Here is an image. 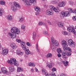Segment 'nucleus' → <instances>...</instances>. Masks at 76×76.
Returning <instances> with one entry per match:
<instances>
[{
  "label": "nucleus",
  "instance_id": "1",
  "mask_svg": "<svg viewBox=\"0 0 76 76\" xmlns=\"http://www.w3.org/2000/svg\"><path fill=\"white\" fill-rule=\"evenodd\" d=\"M20 32V29L14 27L12 28L11 31L8 33V35L12 38L14 39L16 37V34H19Z\"/></svg>",
  "mask_w": 76,
  "mask_h": 76
},
{
  "label": "nucleus",
  "instance_id": "2",
  "mask_svg": "<svg viewBox=\"0 0 76 76\" xmlns=\"http://www.w3.org/2000/svg\"><path fill=\"white\" fill-rule=\"evenodd\" d=\"M49 7L50 9H48L46 11V14L47 15H49V16L53 15V13H54V12L53 10L55 12H59L60 11L59 8L58 7L56 8L53 6L50 5Z\"/></svg>",
  "mask_w": 76,
  "mask_h": 76
},
{
  "label": "nucleus",
  "instance_id": "3",
  "mask_svg": "<svg viewBox=\"0 0 76 76\" xmlns=\"http://www.w3.org/2000/svg\"><path fill=\"white\" fill-rule=\"evenodd\" d=\"M21 47L24 50H25V53L27 54H30L31 52L29 50L28 47H26L25 45V43L23 41H21L20 43Z\"/></svg>",
  "mask_w": 76,
  "mask_h": 76
},
{
  "label": "nucleus",
  "instance_id": "4",
  "mask_svg": "<svg viewBox=\"0 0 76 76\" xmlns=\"http://www.w3.org/2000/svg\"><path fill=\"white\" fill-rule=\"evenodd\" d=\"M25 4L27 6H30L31 4H35L37 3V0H22Z\"/></svg>",
  "mask_w": 76,
  "mask_h": 76
},
{
  "label": "nucleus",
  "instance_id": "5",
  "mask_svg": "<svg viewBox=\"0 0 76 76\" xmlns=\"http://www.w3.org/2000/svg\"><path fill=\"white\" fill-rule=\"evenodd\" d=\"M8 63L10 64H14L15 66H18L19 63L18 61H16V60L15 58H12L10 60H9L8 61Z\"/></svg>",
  "mask_w": 76,
  "mask_h": 76
},
{
  "label": "nucleus",
  "instance_id": "6",
  "mask_svg": "<svg viewBox=\"0 0 76 76\" xmlns=\"http://www.w3.org/2000/svg\"><path fill=\"white\" fill-rule=\"evenodd\" d=\"M68 45L72 47L73 48L75 47V42H74L72 39H69L68 41Z\"/></svg>",
  "mask_w": 76,
  "mask_h": 76
},
{
  "label": "nucleus",
  "instance_id": "7",
  "mask_svg": "<svg viewBox=\"0 0 76 76\" xmlns=\"http://www.w3.org/2000/svg\"><path fill=\"white\" fill-rule=\"evenodd\" d=\"M51 42L53 44H55V46L57 47L59 45V43L57 41L54 40L53 37L51 38Z\"/></svg>",
  "mask_w": 76,
  "mask_h": 76
},
{
  "label": "nucleus",
  "instance_id": "8",
  "mask_svg": "<svg viewBox=\"0 0 76 76\" xmlns=\"http://www.w3.org/2000/svg\"><path fill=\"white\" fill-rule=\"evenodd\" d=\"M67 30L70 32H73L74 34H75L76 33V31L75 28L72 27H67Z\"/></svg>",
  "mask_w": 76,
  "mask_h": 76
},
{
  "label": "nucleus",
  "instance_id": "9",
  "mask_svg": "<svg viewBox=\"0 0 76 76\" xmlns=\"http://www.w3.org/2000/svg\"><path fill=\"white\" fill-rule=\"evenodd\" d=\"M8 52H9V50L7 49H2V51L1 52V54L3 56H6V55L8 54Z\"/></svg>",
  "mask_w": 76,
  "mask_h": 76
},
{
  "label": "nucleus",
  "instance_id": "10",
  "mask_svg": "<svg viewBox=\"0 0 76 76\" xmlns=\"http://www.w3.org/2000/svg\"><path fill=\"white\" fill-rule=\"evenodd\" d=\"M61 54H62V56L64 57V56H69L71 55V53L66 51V52H62L61 53Z\"/></svg>",
  "mask_w": 76,
  "mask_h": 76
},
{
  "label": "nucleus",
  "instance_id": "11",
  "mask_svg": "<svg viewBox=\"0 0 76 76\" xmlns=\"http://www.w3.org/2000/svg\"><path fill=\"white\" fill-rule=\"evenodd\" d=\"M66 4V2L64 1L60 2L58 5V6L60 7H64Z\"/></svg>",
  "mask_w": 76,
  "mask_h": 76
},
{
  "label": "nucleus",
  "instance_id": "12",
  "mask_svg": "<svg viewBox=\"0 0 76 76\" xmlns=\"http://www.w3.org/2000/svg\"><path fill=\"white\" fill-rule=\"evenodd\" d=\"M1 70L2 72L4 74H5V75H7V73H8L7 69L5 67H2L1 68Z\"/></svg>",
  "mask_w": 76,
  "mask_h": 76
},
{
  "label": "nucleus",
  "instance_id": "13",
  "mask_svg": "<svg viewBox=\"0 0 76 76\" xmlns=\"http://www.w3.org/2000/svg\"><path fill=\"white\" fill-rule=\"evenodd\" d=\"M16 53L18 55H19L20 56H22L23 55V53L22 52L19 50H18L16 51Z\"/></svg>",
  "mask_w": 76,
  "mask_h": 76
},
{
  "label": "nucleus",
  "instance_id": "14",
  "mask_svg": "<svg viewBox=\"0 0 76 76\" xmlns=\"http://www.w3.org/2000/svg\"><path fill=\"white\" fill-rule=\"evenodd\" d=\"M58 27L59 28H62V27H63V26H64V24L63 22L61 21H60L58 22Z\"/></svg>",
  "mask_w": 76,
  "mask_h": 76
},
{
  "label": "nucleus",
  "instance_id": "15",
  "mask_svg": "<svg viewBox=\"0 0 76 76\" xmlns=\"http://www.w3.org/2000/svg\"><path fill=\"white\" fill-rule=\"evenodd\" d=\"M59 1L58 0H51L50 1V3L53 4H56L58 3Z\"/></svg>",
  "mask_w": 76,
  "mask_h": 76
},
{
  "label": "nucleus",
  "instance_id": "16",
  "mask_svg": "<svg viewBox=\"0 0 76 76\" xmlns=\"http://www.w3.org/2000/svg\"><path fill=\"white\" fill-rule=\"evenodd\" d=\"M61 44L63 46H67V42L64 40H63L61 41Z\"/></svg>",
  "mask_w": 76,
  "mask_h": 76
},
{
  "label": "nucleus",
  "instance_id": "17",
  "mask_svg": "<svg viewBox=\"0 0 76 76\" xmlns=\"http://www.w3.org/2000/svg\"><path fill=\"white\" fill-rule=\"evenodd\" d=\"M7 19L8 20L12 21L13 20V17L10 15H9L7 16Z\"/></svg>",
  "mask_w": 76,
  "mask_h": 76
},
{
  "label": "nucleus",
  "instance_id": "18",
  "mask_svg": "<svg viewBox=\"0 0 76 76\" xmlns=\"http://www.w3.org/2000/svg\"><path fill=\"white\" fill-rule=\"evenodd\" d=\"M4 12V9L2 8H0V16H2Z\"/></svg>",
  "mask_w": 76,
  "mask_h": 76
},
{
  "label": "nucleus",
  "instance_id": "19",
  "mask_svg": "<svg viewBox=\"0 0 76 76\" xmlns=\"http://www.w3.org/2000/svg\"><path fill=\"white\" fill-rule=\"evenodd\" d=\"M64 16L65 17H67V16H69L70 15V14L69 13V11H66L64 12Z\"/></svg>",
  "mask_w": 76,
  "mask_h": 76
},
{
  "label": "nucleus",
  "instance_id": "20",
  "mask_svg": "<svg viewBox=\"0 0 76 76\" xmlns=\"http://www.w3.org/2000/svg\"><path fill=\"white\" fill-rule=\"evenodd\" d=\"M39 25H43V26H45L46 28H47V24L45 23L42 22H40L39 23Z\"/></svg>",
  "mask_w": 76,
  "mask_h": 76
},
{
  "label": "nucleus",
  "instance_id": "21",
  "mask_svg": "<svg viewBox=\"0 0 76 76\" xmlns=\"http://www.w3.org/2000/svg\"><path fill=\"white\" fill-rule=\"evenodd\" d=\"M17 7L12 6L11 7V10L14 12H16L17 10Z\"/></svg>",
  "mask_w": 76,
  "mask_h": 76
},
{
  "label": "nucleus",
  "instance_id": "22",
  "mask_svg": "<svg viewBox=\"0 0 76 76\" xmlns=\"http://www.w3.org/2000/svg\"><path fill=\"white\" fill-rule=\"evenodd\" d=\"M68 10L70 13H73L75 14H76V10H74L73 11L71 8H69Z\"/></svg>",
  "mask_w": 76,
  "mask_h": 76
},
{
  "label": "nucleus",
  "instance_id": "23",
  "mask_svg": "<svg viewBox=\"0 0 76 76\" xmlns=\"http://www.w3.org/2000/svg\"><path fill=\"white\" fill-rule=\"evenodd\" d=\"M9 69L10 72H14L15 71V69L13 66H10L9 68Z\"/></svg>",
  "mask_w": 76,
  "mask_h": 76
},
{
  "label": "nucleus",
  "instance_id": "24",
  "mask_svg": "<svg viewBox=\"0 0 76 76\" xmlns=\"http://www.w3.org/2000/svg\"><path fill=\"white\" fill-rule=\"evenodd\" d=\"M13 5L14 6L17 7H20V5L17 2L14 1L13 2Z\"/></svg>",
  "mask_w": 76,
  "mask_h": 76
},
{
  "label": "nucleus",
  "instance_id": "25",
  "mask_svg": "<svg viewBox=\"0 0 76 76\" xmlns=\"http://www.w3.org/2000/svg\"><path fill=\"white\" fill-rule=\"evenodd\" d=\"M34 9L35 11L37 12H40L41 11V9H40V8L39 7H35Z\"/></svg>",
  "mask_w": 76,
  "mask_h": 76
},
{
  "label": "nucleus",
  "instance_id": "26",
  "mask_svg": "<svg viewBox=\"0 0 76 76\" xmlns=\"http://www.w3.org/2000/svg\"><path fill=\"white\" fill-rule=\"evenodd\" d=\"M11 47L12 48L15 49V48H16L17 47L15 44L14 43H12L11 44Z\"/></svg>",
  "mask_w": 76,
  "mask_h": 76
},
{
  "label": "nucleus",
  "instance_id": "27",
  "mask_svg": "<svg viewBox=\"0 0 76 76\" xmlns=\"http://www.w3.org/2000/svg\"><path fill=\"white\" fill-rule=\"evenodd\" d=\"M60 17L61 19H63L64 17V12H61L60 13Z\"/></svg>",
  "mask_w": 76,
  "mask_h": 76
},
{
  "label": "nucleus",
  "instance_id": "28",
  "mask_svg": "<svg viewBox=\"0 0 76 76\" xmlns=\"http://www.w3.org/2000/svg\"><path fill=\"white\" fill-rule=\"evenodd\" d=\"M23 71V69L21 67H18L17 68L18 72H21Z\"/></svg>",
  "mask_w": 76,
  "mask_h": 76
},
{
  "label": "nucleus",
  "instance_id": "29",
  "mask_svg": "<svg viewBox=\"0 0 76 76\" xmlns=\"http://www.w3.org/2000/svg\"><path fill=\"white\" fill-rule=\"evenodd\" d=\"M33 36L32 37L33 39L34 40V41H35V38H36V33H35V32H33Z\"/></svg>",
  "mask_w": 76,
  "mask_h": 76
},
{
  "label": "nucleus",
  "instance_id": "30",
  "mask_svg": "<svg viewBox=\"0 0 76 76\" xmlns=\"http://www.w3.org/2000/svg\"><path fill=\"white\" fill-rule=\"evenodd\" d=\"M52 56V54L51 53H48L46 56L47 58H50V57H51V56Z\"/></svg>",
  "mask_w": 76,
  "mask_h": 76
},
{
  "label": "nucleus",
  "instance_id": "31",
  "mask_svg": "<svg viewBox=\"0 0 76 76\" xmlns=\"http://www.w3.org/2000/svg\"><path fill=\"white\" fill-rule=\"evenodd\" d=\"M53 66V63H51L47 64V66L49 68H52Z\"/></svg>",
  "mask_w": 76,
  "mask_h": 76
},
{
  "label": "nucleus",
  "instance_id": "32",
  "mask_svg": "<svg viewBox=\"0 0 76 76\" xmlns=\"http://www.w3.org/2000/svg\"><path fill=\"white\" fill-rule=\"evenodd\" d=\"M6 3V2L4 1H0V4L1 5H4Z\"/></svg>",
  "mask_w": 76,
  "mask_h": 76
},
{
  "label": "nucleus",
  "instance_id": "33",
  "mask_svg": "<svg viewBox=\"0 0 76 76\" xmlns=\"http://www.w3.org/2000/svg\"><path fill=\"white\" fill-rule=\"evenodd\" d=\"M63 63L64 64V66H67V65H68V64L69 63V62H68V61H66L65 62L64 61H63Z\"/></svg>",
  "mask_w": 76,
  "mask_h": 76
},
{
  "label": "nucleus",
  "instance_id": "34",
  "mask_svg": "<svg viewBox=\"0 0 76 76\" xmlns=\"http://www.w3.org/2000/svg\"><path fill=\"white\" fill-rule=\"evenodd\" d=\"M51 48H52V50H53V51H54V50H56V48H55V46H54V45H53V44L52 43Z\"/></svg>",
  "mask_w": 76,
  "mask_h": 76
},
{
  "label": "nucleus",
  "instance_id": "35",
  "mask_svg": "<svg viewBox=\"0 0 76 76\" xmlns=\"http://www.w3.org/2000/svg\"><path fill=\"white\" fill-rule=\"evenodd\" d=\"M29 66H33L34 67L35 66V64L34 63H29L28 64Z\"/></svg>",
  "mask_w": 76,
  "mask_h": 76
},
{
  "label": "nucleus",
  "instance_id": "36",
  "mask_svg": "<svg viewBox=\"0 0 76 76\" xmlns=\"http://www.w3.org/2000/svg\"><path fill=\"white\" fill-rule=\"evenodd\" d=\"M57 51L58 53H61V49L60 48H58L57 49Z\"/></svg>",
  "mask_w": 76,
  "mask_h": 76
},
{
  "label": "nucleus",
  "instance_id": "37",
  "mask_svg": "<svg viewBox=\"0 0 76 76\" xmlns=\"http://www.w3.org/2000/svg\"><path fill=\"white\" fill-rule=\"evenodd\" d=\"M62 33L64 35H67V32L66 31H62Z\"/></svg>",
  "mask_w": 76,
  "mask_h": 76
},
{
  "label": "nucleus",
  "instance_id": "38",
  "mask_svg": "<svg viewBox=\"0 0 76 76\" xmlns=\"http://www.w3.org/2000/svg\"><path fill=\"white\" fill-rule=\"evenodd\" d=\"M47 22L48 25H50V26H52V25H53V23H52L51 22H50V20H47Z\"/></svg>",
  "mask_w": 76,
  "mask_h": 76
},
{
  "label": "nucleus",
  "instance_id": "39",
  "mask_svg": "<svg viewBox=\"0 0 76 76\" xmlns=\"http://www.w3.org/2000/svg\"><path fill=\"white\" fill-rule=\"evenodd\" d=\"M69 5H71V6H73V4H74V3L73 1H69Z\"/></svg>",
  "mask_w": 76,
  "mask_h": 76
},
{
  "label": "nucleus",
  "instance_id": "40",
  "mask_svg": "<svg viewBox=\"0 0 76 76\" xmlns=\"http://www.w3.org/2000/svg\"><path fill=\"white\" fill-rule=\"evenodd\" d=\"M44 73H45V76H50V74L49 73L47 72H46Z\"/></svg>",
  "mask_w": 76,
  "mask_h": 76
},
{
  "label": "nucleus",
  "instance_id": "41",
  "mask_svg": "<svg viewBox=\"0 0 76 76\" xmlns=\"http://www.w3.org/2000/svg\"><path fill=\"white\" fill-rule=\"evenodd\" d=\"M63 49L64 51H66V50H68V48H67V47H66V46H64L63 47Z\"/></svg>",
  "mask_w": 76,
  "mask_h": 76
},
{
  "label": "nucleus",
  "instance_id": "42",
  "mask_svg": "<svg viewBox=\"0 0 76 76\" xmlns=\"http://www.w3.org/2000/svg\"><path fill=\"white\" fill-rule=\"evenodd\" d=\"M20 20H19V22H23V17H22L21 18H20Z\"/></svg>",
  "mask_w": 76,
  "mask_h": 76
},
{
  "label": "nucleus",
  "instance_id": "43",
  "mask_svg": "<svg viewBox=\"0 0 76 76\" xmlns=\"http://www.w3.org/2000/svg\"><path fill=\"white\" fill-rule=\"evenodd\" d=\"M16 42H17L18 43H20V42H21V40L20 39H16Z\"/></svg>",
  "mask_w": 76,
  "mask_h": 76
},
{
  "label": "nucleus",
  "instance_id": "44",
  "mask_svg": "<svg viewBox=\"0 0 76 76\" xmlns=\"http://www.w3.org/2000/svg\"><path fill=\"white\" fill-rule=\"evenodd\" d=\"M43 34L44 35H48V33H47V31H44L43 32Z\"/></svg>",
  "mask_w": 76,
  "mask_h": 76
},
{
  "label": "nucleus",
  "instance_id": "45",
  "mask_svg": "<svg viewBox=\"0 0 76 76\" xmlns=\"http://www.w3.org/2000/svg\"><path fill=\"white\" fill-rule=\"evenodd\" d=\"M26 45H27V46H28V47H31V44L29 43V42H27L26 43Z\"/></svg>",
  "mask_w": 76,
  "mask_h": 76
},
{
  "label": "nucleus",
  "instance_id": "46",
  "mask_svg": "<svg viewBox=\"0 0 76 76\" xmlns=\"http://www.w3.org/2000/svg\"><path fill=\"white\" fill-rule=\"evenodd\" d=\"M37 50V51L38 52H39V49H38V44H37L36 46Z\"/></svg>",
  "mask_w": 76,
  "mask_h": 76
},
{
  "label": "nucleus",
  "instance_id": "47",
  "mask_svg": "<svg viewBox=\"0 0 76 76\" xmlns=\"http://www.w3.org/2000/svg\"><path fill=\"white\" fill-rule=\"evenodd\" d=\"M42 72L43 73H45L46 72L45 69L44 68H42Z\"/></svg>",
  "mask_w": 76,
  "mask_h": 76
},
{
  "label": "nucleus",
  "instance_id": "48",
  "mask_svg": "<svg viewBox=\"0 0 76 76\" xmlns=\"http://www.w3.org/2000/svg\"><path fill=\"white\" fill-rule=\"evenodd\" d=\"M56 68H53L52 69V72H55V71H56Z\"/></svg>",
  "mask_w": 76,
  "mask_h": 76
},
{
  "label": "nucleus",
  "instance_id": "49",
  "mask_svg": "<svg viewBox=\"0 0 76 76\" xmlns=\"http://www.w3.org/2000/svg\"><path fill=\"white\" fill-rule=\"evenodd\" d=\"M21 28L22 29H25V26H24L23 25H22L21 26Z\"/></svg>",
  "mask_w": 76,
  "mask_h": 76
},
{
  "label": "nucleus",
  "instance_id": "50",
  "mask_svg": "<svg viewBox=\"0 0 76 76\" xmlns=\"http://www.w3.org/2000/svg\"><path fill=\"white\" fill-rule=\"evenodd\" d=\"M72 19L73 20H76V16H74V17H72Z\"/></svg>",
  "mask_w": 76,
  "mask_h": 76
},
{
  "label": "nucleus",
  "instance_id": "51",
  "mask_svg": "<svg viewBox=\"0 0 76 76\" xmlns=\"http://www.w3.org/2000/svg\"><path fill=\"white\" fill-rule=\"evenodd\" d=\"M60 76H66V74H61Z\"/></svg>",
  "mask_w": 76,
  "mask_h": 76
},
{
  "label": "nucleus",
  "instance_id": "52",
  "mask_svg": "<svg viewBox=\"0 0 76 76\" xmlns=\"http://www.w3.org/2000/svg\"><path fill=\"white\" fill-rule=\"evenodd\" d=\"M34 70H35V71H36L37 72H38L39 71H38V69H37L36 68H35L34 69Z\"/></svg>",
  "mask_w": 76,
  "mask_h": 76
},
{
  "label": "nucleus",
  "instance_id": "53",
  "mask_svg": "<svg viewBox=\"0 0 76 76\" xmlns=\"http://www.w3.org/2000/svg\"><path fill=\"white\" fill-rule=\"evenodd\" d=\"M58 57H61V54H58Z\"/></svg>",
  "mask_w": 76,
  "mask_h": 76
},
{
  "label": "nucleus",
  "instance_id": "54",
  "mask_svg": "<svg viewBox=\"0 0 76 76\" xmlns=\"http://www.w3.org/2000/svg\"><path fill=\"white\" fill-rule=\"evenodd\" d=\"M68 50L69 51H71V49L70 48H68Z\"/></svg>",
  "mask_w": 76,
  "mask_h": 76
},
{
  "label": "nucleus",
  "instance_id": "55",
  "mask_svg": "<svg viewBox=\"0 0 76 76\" xmlns=\"http://www.w3.org/2000/svg\"><path fill=\"white\" fill-rule=\"evenodd\" d=\"M31 72H33L34 71V69H31Z\"/></svg>",
  "mask_w": 76,
  "mask_h": 76
},
{
  "label": "nucleus",
  "instance_id": "56",
  "mask_svg": "<svg viewBox=\"0 0 76 76\" xmlns=\"http://www.w3.org/2000/svg\"><path fill=\"white\" fill-rule=\"evenodd\" d=\"M1 44L0 43V50H1Z\"/></svg>",
  "mask_w": 76,
  "mask_h": 76
},
{
  "label": "nucleus",
  "instance_id": "57",
  "mask_svg": "<svg viewBox=\"0 0 76 76\" xmlns=\"http://www.w3.org/2000/svg\"><path fill=\"white\" fill-rule=\"evenodd\" d=\"M36 15H38V12H37L35 13Z\"/></svg>",
  "mask_w": 76,
  "mask_h": 76
},
{
  "label": "nucleus",
  "instance_id": "58",
  "mask_svg": "<svg viewBox=\"0 0 76 76\" xmlns=\"http://www.w3.org/2000/svg\"><path fill=\"white\" fill-rule=\"evenodd\" d=\"M62 27H63V29L64 30H66V29L65 28L64 26Z\"/></svg>",
  "mask_w": 76,
  "mask_h": 76
},
{
  "label": "nucleus",
  "instance_id": "59",
  "mask_svg": "<svg viewBox=\"0 0 76 76\" xmlns=\"http://www.w3.org/2000/svg\"><path fill=\"white\" fill-rule=\"evenodd\" d=\"M74 53H76V50H75L74 51Z\"/></svg>",
  "mask_w": 76,
  "mask_h": 76
},
{
  "label": "nucleus",
  "instance_id": "60",
  "mask_svg": "<svg viewBox=\"0 0 76 76\" xmlns=\"http://www.w3.org/2000/svg\"><path fill=\"white\" fill-rule=\"evenodd\" d=\"M0 73H1V72L0 71Z\"/></svg>",
  "mask_w": 76,
  "mask_h": 76
},
{
  "label": "nucleus",
  "instance_id": "61",
  "mask_svg": "<svg viewBox=\"0 0 76 76\" xmlns=\"http://www.w3.org/2000/svg\"><path fill=\"white\" fill-rule=\"evenodd\" d=\"M75 29H76V26H75Z\"/></svg>",
  "mask_w": 76,
  "mask_h": 76
},
{
  "label": "nucleus",
  "instance_id": "62",
  "mask_svg": "<svg viewBox=\"0 0 76 76\" xmlns=\"http://www.w3.org/2000/svg\"><path fill=\"white\" fill-rule=\"evenodd\" d=\"M64 58H66V57H64Z\"/></svg>",
  "mask_w": 76,
  "mask_h": 76
},
{
  "label": "nucleus",
  "instance_id": "63",
  "mask_svg": "<svg viewBox=\"0 0 76 76\" xmlns=\"http://www.w3.org/2000/svg\"><path fill=\"white\" fill-rule=\"evenodd\" d=\"M43 1H45V0H42Z\"/></svg>",
  "mask_w": 76,
  "mask_h": 76
},
{
  "label": "nucleus",
  "instance_id": "64",
  "mask_svg": "<svg viewBox=\"0 0 76 76\" xmlns=\"http://www.w3.org/2000/svg\"><path fill=\"white\" fill-rule=\"evenodd\" d=\"M45 6H46V5H45Z\"/></svg>",
  "mask_w": 76,
  "mask_h": 76
}]
</instances>
